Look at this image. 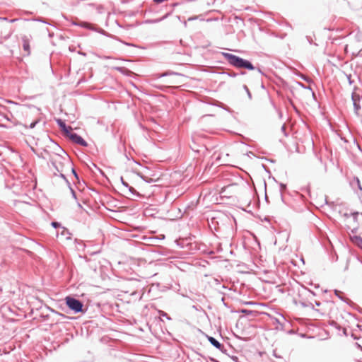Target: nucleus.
Instances as JSON below:
<instances>
[{"label": "nucleus", "instance_id": "nucleus-21", "mask_svg": "<svg viewBox=\"0 0 362 362\" xmlns=\"http://www.w3.org/2000/svg\"><path fill=\"white\" fill-rule=\"evenodd\" d=\"M244 303H245V304H253V303H252V302H245Z\"/></svg>", "mask_w": 362, "mask_h": 362}, {"label": "nucleus", "instance_id": "nucleus-17", "mask_svg": "<svg viewBox=\"0 0 362 362\" xmlns=\"http://www.w3.org/2000/svg\"><path fill=\"white\" fill-rule=\"evenodd\" d=\"M61 158L63 159V160H67V156H65L64 157H61Z\"/></svg>", "mask_w": 362, "mask_h": 362}, {"label": "nucleus", "instance_id": "nucleus-2", "mask_svg": "<svg viewBox=\"0 0 362 362\" xmlns=\"http://www.w3.org/2000/svg\"><path fill=\"white\" fill-rule=\"evenodd\" d=\"M223 54L230 64H232L238 68H245L249 70L254 69V66L248 61L244 60L243 59L240 58V57H238L235 55H233L232 54L223 53Z\"/></svg>", "mask_w": 362, "mask_h": 362}, {"label": "nucleus", "instance_id": "nucleus-13", "mask_svg": "<svg viewBox=\"0 0 362 362\" xmlns=\"http://www.w3.org/2000/svg\"><path fill=\"white\" fill-rule=\"evenodd\" d=\"M80 25L83 27H86V28H91V25L87 23H80Z\"/></svg>", "mask_w": 362, "mask_h": 362}, {"label": "nucleus", "instance_id": "nucleus-8", "mask_svg": "<svg viewBox=\"0 0 362 362\" xmlns=\"http://www.w3.org/2000/svg\"><path fill=\"white\" fill-rule=\"evenodd\" d=\"M208 339L209 341H210V343L214 346L215 347H216L217 349H221V348L223 347V345H221L216 339H214V337H208Z\"/></svg>", "mask_w": 362, "mask_h": 362}, {"label": "nucleus", "instance_id": "nucleus-12", "mask_svg": "<svg viewBox=\"0 0 362 362\" xmlns=\"http://www.w3.org/2000/svg\"><path fill=\"white\" fill-rule=\"evenodd\" d=\"M38 119H35L34 122H31L30 124H29V127L30 128H33L35 124L38 122Z\"/></svg>", "mask_w": 362, "mask_h": 362}, {"label": "nucleus", "instance_id": "nucleus-23", "mask_svg": "<svg viewBox=\"0 0 362 362\" xmlns=\"http://www.w3.org/2000/svg\"><path fill=\"white\" fill-rule=\"evenodd\" d=\"M129 189H130L131 191H132V192H133V191H134V188H133V187H132L129 188Z\"/></svg>", "mask_w": 362, "mask_h": 362}, {"label": "nucleus", "instance_id": "nucleus-6", "mask_svg": "<svg viewBox=\"0 0 362 362\" xmlns=\"http://www.w3.org/2000/svg\"><path fill=\"white\" fill-rule=\"evenodd\" d=\"M353 105L354 106V110L356 114H358V110H360L361 107L359 105V100L360 97L359 95L356 94V93H353L351 95Z\"/></svg>", "mask_w": 362, "mask_h": 362}, {"label": "nucleus", "instance_id": "nucleus-22", "mask_svg": "<svg viewBox=\"0 0 362 362\" xmlns=\"http://www.w3.org/2000/svg\"><path fill=\"white\" fill-rule=\"evenodd\" d=\"M148 209H145V211H144V213H145L146 214H148Z\"/></svg>", "mask_w": 362, "mask_h": 362}, {"label": "nucleus", "instance_id": "nucleus-7", "mask_svg": "<svg viewBox=\"0 0 362 362\" xmlns=\"http://www.w3.org/2000/svg\"><path fill=\"white\" fill-rule=\"evenodd\" d=\"M351 239L354 244H355L358 247L362 249V238L361 237L354 235V236L351 237Z\"/></svg>", "mask_w": 362, "mask_h": 362}, {"label": "nucleus", "instance_id": "nucleus-3", "mask_svg": "<svg viewBox=\"0 0 362 362\" xmlns=\"http://www.w3.org/2000/svg\"><path fill=\"white\" fill-rule=\"evenodd\" d=\"M67 306L76 313L82 312L83 304L78 300L70 296L65 298Z\"/></svg>", "mask_w": 362, "mask_h": 362}, {"label": "nucleus", "instance_id": "nucleus-9", "mask_svg": "<svg viewBox=\"0 0 362 362\" xmlns=\"http://www.w3.org/2000/svg\"><path fill=\"white\" fill-rule=\"evenodd\" d=\"M316 310L321 315H329L332 311V308L324 306L321 308H317Z\"/></svg>", "mask_w": 362, "mask_h": 362}, {"label": "nucleus", "instance_id": "nucleus-14", "mask_svg": "<svg viewBox=\"0 0 362 362\" xmlns=\"http://www.w3.org/2000/svg\"><path fill=\"white\" fill-rule=\"evenodd\" d=\"M239 312L242 313H245V314L251 313L250 310H245V309L239 310Z\"/></svg>", "mask_w": 362, "mask_h": 362}, {"label": "nucleus", "instance_id": "nucleus-1", "mask_svg": "<svg viewBox=\"0 0 362 362\" xmlns=\"http://www.w3.org/2000/svg\"><path fill=\"white\" fill-rule=\"evenodd\" d=\"M223 54L230 64H232L238 68H245L249 70L254 69V66L248 61L244 60L243 59L240 58V57H238L235 55H233L232 54L223 53Z\"/></svg>", "mask_w": 362, "mask_h": 362}, {"label": "nucleus", "instance_id": "nucleus-16", "mask_svg": "<svg viewBox=\"0 0 362 362\" xmlns=\"http://www.w3.org/2000/svg\"><path fill=\"white\" fill-rule=\"evenodd\" d=\"M52 225L54 227V228H57L58 226H59V223H57V222H52Z\"/></svg>", "mask_w": 362, "mask_h": 362}, {"label": "nucleus", "instance_id": "nucleus-24", "mask_svg": "<svg viewBox=\"0 0 362 362\" xmlns=\"http://www.w3.org/2000/svg\"><path fill=\"white\" fill-rule=\"evenodd\" d=\"M163 313V314H162V316L166 315V314H165V313Z\"/></svg>", "mask_w": 362, "mask_h": 362}, {"label": "nucleus", "instance_id": "nucleus-15", "mask_svg": "<svg viewBox=\"0 0 362 362\" xmlns=\"http://www.w3.org/2000/svg\"><path fill=\"white\" fill-rule=\"evenodd\" d=\"M355 180H356V183H357V185H358V188L360 189H361L362 188L361 187V183H360V181H359L358 178H356Z\"/></svg>", "mask_w": 362, "mask_h": 362}, {"label": "nucleus", "instance_id": "nucleus-10", "mask_svg": "<svg viewBox=\"0 0 362 362\" xmlns=\"http://www.w3.org/2000/svg\"><path fill=\"white\" fill-rule=\"evenodd\" d=\"M58 123L60 125V127H62V130L66 133V135L69 134V132L70 131L69 128H71V127H67L65 125V124L63 122H62L61 120H59Z\"/></svg>", "mask_w": 362, "mask_h": 362}, {"label": "nucleus", "instance_id": "nucleus-11", "mask_svg": "<svg viewBox=\"0 0 362 362\" xmlns=\"http://www.w3.org/2000/svg\"><path fill=\"white\" fill-rule=\"evenodd\" d=\"M23 47L28 54L30 53V45L27 40H23Z\"/></svg>", "mask_w": 362, "mask_h": 362}, {"label": "nucleus", "instance_id": "nucleus-19", "mask_svg": "<svg viewBox=\"0 0 362 362\" xmlns=\"http://www.w3.org/2000/svg\"><path fill=\"white\" fill-rule=\"evenodd\" d=\"M53 164L55 165L56 164V162H57V159L56 158H53Z\"/></svg>", "mask_w": 362, "mask_h": 362}, {"label": "nucleus", "instance_id": "nucleus-18", "mask_svg": "<svg viewBox=\"0 0 362 362\" xmlns=\"http://www.w3.org/2000/svg\"><path fill=\"white\" fill-rule=\"evenodd\" d=\"M284 130H285V126H284V125H283V126L281 127V131H282V132H284Z\"/></svg>", "mask_w": 362, "mask_h": 362}, {"label": "nucleus", "instance_id": "nucleus-20", "mask_svg": "<svg viewBox=\"0 0 362 362\" xmlns=\"http://www.w3.org/2000/svg\"><path fill=\"white\" fill-rule=\"evenodd\" d=\"M315 304H316V305H317V306H318V307L320 305V303L319 302H317V301H315Z\"/></svg>", "mask_w": 362, "mask_h": 362}, {"label": "nucleus", "instance_id": "nucleus-4", "mask_svg": "<svg viewBox=\"0 0 362 362\" xmlns=\"http://www.w3.org/2000/svg\"><path fill=\"white\" fill-rule=\"evenodd\" d=\"M70 131L67 136L74 143L78 144L82 146H87V142L79 135L72 132V129L69 128Z\"/></svg>", "mask_w": 362, "mask_h": 362}, {"label": "nucleus", "instance_id": "nucleus-5", "mask_svg": "<svg viewBox=\"0 0 362 362\" xmlns=\"http://www.w3.org/2000/svg\"><path fill=\"white\" fill-rule=\"evenodd\" d=\"M237 187L236 185H230L223 187L221 192L223 197H232L231 189H233Z\"/></svg>", "mask_w": 362, "mask_h": 362}]
</instances>
